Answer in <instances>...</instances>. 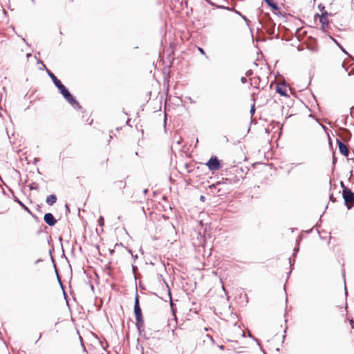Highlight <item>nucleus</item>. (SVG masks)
Wrapping results in <instances>:
<instances>
[{"mask_svg":"<svg viewBox=\"0 0 354 354\" xmlns=\"http://www.w3.org/2000/svg\"><path fill=\"white\" fill-rule=\"evenodd\" d=\"M46 71L48 76L50 77L55 86L59 89V92L62 93L64 99L74 108L80 109L81 106L80 104L71 94V93L65 87V86L61 82V81L58 80L57 77L51 71H50L48 69Z\"/></svg>","mask_w":354,"mask_h":354,"instance_id":"f257e3e1","label":"nucleus"},{"mask_svg":"<svg viewBox=\"0 0 354 354\" xmlns=\"http://www.w3.org/2000/svg\"><path fill=\"white\" fill-rule=\"evenodd\" d=\"M341 186L343 188L342 197L344 203L348 209H351L354 205V193L349 188L345 187L342 181L341 182Z\"/></svg>","mask_w":354,"mask_h":354,"instance_id":"f03ea898","label":"nucleus"},{"mask_svg":"<svg viewBox=\"0 0 354 354\" xmlns=\"http://www.w3.org/2000/svg\"><path fill=\"white\" fill-rule=\"evenodd\" d=\"M231 317L232 319V322L228 324L229 329L232 330L234 333V337L244 336V332L241 328L239 326H237L236 319H238L237 316L235 314H232Z\"/></svg>","mask_w":354,"mask_h":354,"instance_id":"7ed1b4c3","label":"nucleus"},{"mask_svg":"<svg viewBox=\"0 0 354 354\" xmlns=\"http://www.w3.org/2000/svg\"><path fill=\"white\" fill-rule=\"evenodd\" d=\"M134 313L136 316V320L137 322L136 326L139 328L140 325L142 324L143 319L142 315V310L139 304L138 296L136 295L135 298V304H134Z\"/></svg>","mask_w":354,"mask_h":354,"instance_id":"20e7f679","label":"nucleus"},{"mask_svg":"<svg viewBox=\"0 0 354 354\" xmlns=\"http://www.w3.org/2000/svg\"><path fill=\"white\" fill-rule=\"evenodd\" d=\"M210 171H218L221 168V165L216 156H212L206 163Z\"/></svg>","mask_w":354,"mask_h":354,"instance_id":"39448f33","label":"nucleus"},{"mask_svg":"<svg viewBox=\"0 0 354 354\" xmlns=\"http://www.w3.org/2000/svg\"><path fill=\"white\" fill-rule=\"evenodd\" d=\"M265 29L269 35H274L275 32V24L270 19L265 25Z\"/></svg>","mask_w":354,"mask_h":354,"instance_id":"423d86ee","label":"nucleus"},{"mask_svg":"<svg viewBox=\"0 0 354 354\" xmlns=\"http://www.w3.org/2000/svg\"><path fill=\"white\" fill-rule=\"evenodd\" d=\"M44 220L50 226H54L57 223V220L51 213L45 214Z\"/></svg>","mask_w":354,"mask_h":354,"instance_id":"0eeeda50","label":"nucleus"},{"mask_svg":"<svg viewBox=\"0 0 354 354\" xmlns=\"http://www.w3.org/2000/svg\"><path fill=\"white\" fill-rule=\"evenodd\" d=\"M317 16L319 17V21L322 24V26L323 29H325L328 26V12L326 11L322 12L321 15L317 14Z\"/></svg>","mask_w":354,"mask_h":354,"instance_id":"6e6552de","label":"nucleus"},{"mask_svg":"<svg viewBox=\"0 0 354 354\" xmlns=\"http://www.w3.org/2000/svg\"><path fill=\"white\" fill-rule=\"evenodd\" d=\"M337 143L340 153L347 156L348 155L349 151L346 145L339 140H337Z\"/></svg>","mask_w":354,"mask_h":354,"instance_id":"1a4fd4ad","label":"nucleus"},{"mask_svg":"<svg viewBox=\"0 0 354 354\" xmlns=\"http://www.w3.org/2000/svg\"><path fill=\"white\" fill-rule=\"evenodd\" d=\"M276 91L278 93H279L282 96H288L287 93L286 86L283 84L277 85L276 88Z\"/></svg>","mask_w":354,"mask_h":354,"instance_id":"9d476101","label":"nucleus"},{"mask_svg":"<svg viewBox=\"0 0 354 354\" xmlns=\"http://www.w3.org/2000/svg\"><path fill=\"white\" fill-rule=\"evenodd\" d=\"M46 203L49 205H53L57 201V196L55 194H51L47 196Z\"/></svg>","mask_w":354,"mask_h":354,"instance_id":"9b49d317","label":"nucleus"},{"mask_svg":"<svg viewBox=\"0 0 354 354\" xmlns=\"http://www.w3.org/2000/svg\"><path fill=\"white\" fill-rule=\"evenodd\" d=\"M330 38L338 46V47L342 50L343 53L348 55L346 50L342 47V46L340 44L338 43V41L335 39L333 38L332 37H330Z\"/></svg>","mask_w":354,"mask_h":354,"instance_id":"f8f14e48","label":"nucleus"},{"mask_svg":"<svg viewBox=\"0 0 354 354\" xmlns=\"http://www.w3.org/2000/svg\"><path fill=\"white\" fill-rule=\"evenodd\" d=\"M269 6H270L273 10H278L279 8L277 3H274L272 0L269 1V3H267Z\"/></svg>","mask_w":354,"mask_h":354,"instance_id":"ddd939ff","label":"nucleus"},{"mask_svg":"<svg viewBox=\"0 0 354 354\" xmlns=\"http://www.w3.org/2000/svg\"><path fill=\"white\" fill-rule=\"evenodd\" d=\"M15 201H17L26 211L30 213V209L24 203H22L17 198H15Z\"/></svg>","mask_w":354,"mask_h":354,"instance_id":"4468645a","label":"nucleus"},{"mask_svg":"<svg viewBox=\"0 0 354 354\" xmlns=\"http://www.w3.org/2000/svg\"><path fill=\"white\" fill-rule=\"evenodd\" d=\"M97 223L100 226H103L104 225V218L102 216H100L98 218Z\"/></svg>","mask_w":354,"mask_h":354,"instance_id":"2eb2a0df","label":"nucleus"},{"mask_svg":"<svg viewBox=\"0 0 354 354\" xmlns=\"http://www.w3.org/2000/svg\"><path fill=\"white\" fill-rule=\"evenodd\" d=\"M254 112H255V108H254V104H253L250 109L251 115H254Z\"/></svg>","mask_w":354,"mask_h":354,"instance_id":"dca6fc26","label":"nucleus"},{"mask_svg":"<svg viewBox=\"0 0 354 354\" xmlns=\"http://www.w3.org/2000/svg\"><path fill=\"white\" fill-rule=\"evenodd\" d=\"M252 70H248L246 73H245V75L246 76H250L252 75Z\"/></svg>","mask_w":354,"mask_h":354,"instance_id":"f3484780","label":"nucleus"},{"mask_svg":"<svg viewBox=\"0 0 354 354\" xmlns=\"http://www.w3.org/2000/svg\"><path fill=\"white\" fill-rule=\"evenodd\" d=\"M241 82L243 84H245V83H246V82H247V79H246L245 77H242L241 78Z\"/></svg>","mask_w":354,"mask_h":354,"instance_id":"a211bd4d","label":"nucleus"},{"mask_svg":"<svg viewBox=\"0 0 354 354\" xmlns=\"http://www.w3.org/2000/svg\"><path fill=\"white\" fill-rule=\"evenodd\" d=\"M294 251H295V252H294L293 255L295 256V255H296V253L299 251V246L295 247L294 249Z\"/></svg>","mask_w":354,"mask_h":354,"instance_id":"6ab92c4d","label":"nucleus"},{"mask_svg":"<svg viewBox=\"0 0 354 354\" xmlns=\"http://www.w3.org/2000/svg\"><path fill=\"white\" fill-rule=\"evenodd\" d=\"M198 50L200 51V53L203 55H205V53L204 51V50L202 48H198Z\"/></svg>","mask_w":354,"mask_h":354,"instance_id":"aec40b11","label":"nucleus"},{"mask_svg":"<svg viewBox=\"0 0 354 354\" xmlns=\"http://www.w3.org/2000/svg\"><path fill=\"white\" fill-rule=\"evenodd\" d=\"M207 337L208 338H209V339L212 341V342H213V343L214 342V339H213V337H212V335H207Z\"/></svg>","mask_w":354,"mask_h":354,"instance_id":"412c9836","label":"nucleus"},{"mask_svg":"<svg viewBox=\"0 0 354 354\" xmlns=\"http://www.w3.org/2000/svg\"><path fill=\"white\" fill-rule=\"evenodd\" d=\"M351 114L354 117V106L351 109Z\"/></svg>","mask_w":354,"mask_h":354,"instance_id":"4be33fe9","label":"nucleus"},{"mask_svg":"<svg viewBox=\"0 0 354 354\" xmlns=\"http://www.w3.org/2000/svg\"><path fill=\"white\" fill-rule=\"evenodd\" d=\"M330 200L333 202H335L336 201V199L333 197V195L330 196Z\"/></svg>","mask_w":354,"mask_h":354,"instance_id":"5701e85b","label":"nucleus"},{"mask_svg":"<svg viewBox=\"0 0 354 354\" xmlns=\"http://www.w3.org/2000/svg\"><path fill=\"white\" fill-rule=\"evenodd\" d=\"M41 335H42V333H40L39 338L36 340L35 343H37L40 339V338L41 337Z\"/></svg>","mask_w":354,"mask_h":354,"instance_id":"b1692460","label":"nucleus"},{"mask_svg":"<svg viewBox=\"0 0 354 354\" xmlns=\"http://www.w3.org/2000/svg\"><path fill=\"white\" fill-rule=\"evenodd\" d=\"M205 196H201V198H200L201 201H205Z\"/></svg>","mask_w":354,"mask_h":354,"instance_id":"393cba45","label":"nucleus"},{"mask_svg":"<svg viewBox=\"0 0 354 354\" xmlns=\"http://www.w3.org/2000/svg\"><path fill=\"white\" fill-rule=\"evenodd\" d=\"M218 348L221 350H224V346L223 345H221V346H218Z\"/></svg>","mask_w":354,"mask_h":354,"instance_id":"a878e982","label":"nucleus"},{"mask_svg":"<svg viewBox=\"0 0 354 354\" xmlns=\"http://www.w3.org/2000/svg\"><path fill=\"white\" fill-rule=\"evenodd\" d=\"M211 189L216 188V185L213 184L209 187Z\"/></svg>","mask_w":354,"mask_h":354,"instance_id":"bb28decb","label":"nucleus"},{"mask_svg":"<svg viewBox=\"0 0 354 354\" xmlns=\"http://www.w3.org/2000/svg\"><path fill=\"white\" fill-rule=\"evenodd\" d=\"M264 1H265V2H266V3H269V1H270L271 0H264Z\"/></svg>","mask_w":354,"mask_h":354,"instance_id":"cd10ccee","label":"nucleus"},{"mask_svg":"<svg viewBox=\"0 0 354 354\" xmlns=\"http://www.w3.org/2000/svg\"><path fill=\"white\" fill-rule=\"evenodd\" d=\"M242 17H243V19L245 21H248L245 17L242 16Z\"/></svg>","mask_w":354,"mask_h":354,"instance_id":"c85d7f7f","label":"nucleus"},{"mask_svg":"<svg viewBox=\"0 0 354 354\" xmlns=\"http://www.w3.org/2000/svg\"><path fill=\"white\" fill-rule=\"evenodd\" d=\"M342 66L343 68H344V67H345V64H344V62H342Z\"/></svg>","mask_w":354,"mask_h":354,"instance_id":"c756f323","label":"nucleus"},{"mask_svg":"<svg viewBox=\"0 0 354 354\" xmlns=\"http://www.w3.org/2000/svg\"><path fill=\"white\" fill-rule=\"evenodd\" d=\"M39 261H41V260L38 259L35 263H39Z\"/></svg>","mask_w":354,"mask_h":354,"instance_id":"7c9ffc66","label":"nucleus"},{"mask_svg":"<svg viewBox=\"0 0 354 354\" xmlns=\"http://www.w3.org/2000/svg\"><path fill=\"white\" fill-rule=\"evenodd\" d=\"M227 340L228 342H232V341H233L232 339H227Z\"/></svg>","mask_w":354,"mask_h":354,"instance_id":"2f4dec72","label":"nucleus"},{"mask_svg":"<svg viewBox=\"0 0 354 354\" xmlns=\"http://www.w3.org/2000/svg\"><path fill=\"white\" fill-rule=\"evenodd\" d=\"M30 53H28V54H27V57H30Z\"/></svg>","mask_w":354,"mask_h":354,"instance_id":"473e14b6","label":"nucleus"},{"mask_svg":"<svg viewBox=\"0 0 354 354\" xmlns=\"http://www.w3.org/2000/svg\"><path fill=\"white\" fill-rule=\"evenodd\" d=\"M289 261H290V263L292 265V261H291L290 259H289Z\"/></svg>","mask_w":354,"mask_h":354,"instance_id":"72a5a7b5","label":"nucleus"},{"mask_svg":"<svg viewBox=\"0 0 354 354\" xmlns=\"http://www.w3.org/2000/svg\"><path fill=\"white\" fill-rule=\"evenodd\" d=\"M350 323H351V324L352 325V324H353V320H351Z\"/></svg>","mask_w":354,"mask_h":354,"instance_id":"f704fd0d","label":"nucleus"},{"mask_svg":"<svg viewBox=\"0 0 354 354\" xmlns=\"http://www.w3.org/2000/svg\"><path fill=\"white\" fill-rule=\"evenodd\" d=\"M180 140H178V144H180Z\"/></svg>","mask_w":354,"mask_h":354,"instance_id":"c9c22d12","label":"nucleus"},{"mask_svg":"<svg viewBox=\"0 0 354 354\" xmlns=\"http://www.w3.org/2000/svg\"><path fill=\"white\" fill-rule=\"evenodd\" d=\"M180 140H178V144H180Z\"/></svg>","mask_w":354,"mask_h":354,"instance_id":"e433bc0d","label":"nucleus"}]
</instances>
